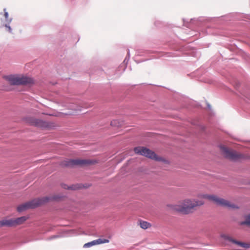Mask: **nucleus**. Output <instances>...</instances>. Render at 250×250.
<instances>
[{"label": "nucleus", "instance_id": "nucleus-8", "mask_svg": "<svg viewBox=\"0 0 250 250\" xmlns=\"http://www.w3.org/2000/svg\"><path fill=\"white\" fill-rule=\"evenodd\" d=\"M26 122L31 125L41 127H46L48 126V124L46 122L42 120H37L32 118H28L26 119Z\"/></svg>", "mask_w": 250, "mask_h": 250}, {"label": "nucleus", "instance_id": "nucleus-9", "mask_svg": "<svg viewBox=\"0 0 250 250\" xmlns=\"http://www.w3.org/2000/svg\"><path fill=\"white\" fill-rule=\"evenodd\" d=\"M223 237L226 240H228V241L232 242L233 244L237 245V246H238L239 247L246 248V249L250 248V244H249V243H243V242H241L237 241L236 240L233 239L231 237L227 236V235H224Z\"/></svg>", "mask_w": 250, "mask_h": 250}, {"label": "nucleus", "instance_id": "nucleus-4", "mask_svg": "<svg viewBox=\"0 0 250 250\" xmlns=\"http://www.w3.org/2000/svg\"><path fill=\"white\" fill-rule=\"evenodd\" d=\"M220 149L225 157L233 161H239L247 158L245 155L235 150L229 149L224 146H221Z\"/></svg>", "mask_w": 250, "mask_h": 250}, {"label": "nucleus", "instance_id": "nucleus-16", "mask_svg": "<svg viewBox=\"0 0 250 250\" xmlns=\"http://www.w3.org/2000/svg\"><path fill=\"white\" fill-rule=\"evenodd\" d=\"M4 16L6 19V20L8 21V22H10L11 21V19H8V13L7 11H6V9H4Z\"/></svg>", "mask_w": 250, "mask_h": 250}, {"label": "nucleus", "instance_id": "nucleus-18", "mask_svg": "<svg viewBox=\"0 0 250 250\" xmlns=\"http://www.w3.org/2000/svg\"><path fill=\"white\" fill-rule=\"evenodd\" d=\"M119 122L117 120H113L111 122V125L112 126H117Z\"/></svg>", "mask_w": 250, "mask_h": 250}, {"label": "nucleus", "instance_id": "nucleus-12", "mask_svg": "<svg viewBox=\"0 0 250 250\" xmlns=\"http://www.w3.org/2000/svg\"><path fill=\"white\" fill-rule=\"evenodd\" d=\"M140 226L141 228L143 229H146L151 226L150 223L144 221H140Z\"/></svg>", "mask_w": 250, "mask_h": 250}, {"label": "nucleus", "instance_id": "nucleus-1", "mask_svg": "<svg viewBox=\"0 0 250 250\" xmlns=\"http://www.w3.org/2000/svg\"><path fill=\"white\" fill-rule=\"evenodd\" d=\"M203 204L204 202L201 200L186 199L176 204L171 205L170 208L173 210L184 214H188L191 212V209L193 208Z\"/></svg>", "mask_w": 250, "mask_h": 250}, {"label": "nucleus", "instance_id": "nucleus-11", "mask_svg": "<svg viewBox=\"0 0 250 250\" xmlns=\"http://www.w3.org/2000/svg\"><path fill=\"white\" fill-rule=\"evenodd\" d=\"M28 217L26 216H22L16 219H13L14 227L23 224L27 219Z\"/></svg>", "mask_w": 250, "mask_h": 250}, {"label": "nucleus", "instance_id": "nucleus-3", "mask_svg": "<svg viewBox=\"0 0 250 250\" xmlns=\"http://www.w3.org/2000/svg\"><path fill=\"white\" fill-rule=\"evenodd\" d=\"M199 197L208 199L209 201H212L217 205L227 208L229 209L238 208V207L237 205L231 203L229 201L218 197L217 196L213 195L202 194Z\"/></svg>", "mask_w": 250, "mask_h": 250}, {"label": "nucleus", "instance_id": "nucleus-7", "mask_svg": "<svg viewBox=\"0 0 250 250\" xmlns=\"http://www.w3.org/2000/svg\"><path fill=\"white\" fill-rule=\"evenodd\" d=\"M93 164L91 161L88 160L70 159L66 160L62 162L63 167H71L75 166H85Z\"/></svg>", "mask_w": 250, "mask_h": 250}, {"label": "nucleus", "instance_id": "nucleus-19", "mask_svg": "<svg viewBox=\"0 0 250 250\" xmlns=\"http://www.w3.org/2000/svg\"><path fill=\"white\" fill-rule=\"evenodd\" d=\"M5 27H6V28L7 30L9 32L11 33V32H12V29H11V27H10L9 26H8V25H7V24H6V25H5Z\"/></svg>", "mask_w": 250, "mask_h": 250}, {"label": "nucleus", "instance_id": "nucleus-5", "mask_svg": "<svg viewBox=\"0 0 250 250\" xmlns=\"http://www.w3.org/2000/svg\"><path fill=\"white\" fill-rule=\"evenodd\" d=\"M4 79L11 85H28L33 83L32 78L24 76H8Z\"/></svg>", "mask_w": 250, "mask_h": 250}, {"label": "nucleus", "instance_id": "nucleus-10", "mask_svg": "<svg viewBox=\"0 0 250 250\" xmlns=\"http://www.w3.org/2000/svg\"><path fill=\"white\" fill-rule=\"evenodd\" d=\"M14 227L13 219H3L0 221V227Z\"/></svg>", "mask_w": 250, "mask_h": 250}, {"label": "nucleus", "instance_id": "nucleus-2", "mask_svg": "<svg viewBox=\"0 0 250 250\" xmlns=\"http://www.w3.org/2000/svg\"><path fill=\"white\" fill-rule=\"evenodd\" d=\"M50 200L48 197H44L41 198L35 199L31 201L19 205L17 207L18 212H22L29 208H34L40 205H42Z\"/></svg>", "mask_w": 250, "mask_h": 250}, {"label": "nucleus", "instance_id": "nucleus-15", "mask_svg": "<svg viewBox=\"0 0 250 250\" xmlns=\"http://www.w3.org/2000/svg\"><path fill=\"white\" fill-rule=\"evenodd\" d=\"M94 245H96V243H95V240H93L90 242H88L87 243H86L84 245H83V247L84 248H88V247H92Z\"/></svg>", "mask_w": 250, "mask_h": 250}, {"label": "nucleus", "instance_id": "nucleus-6", "mask_svg": "<svg viewBox=\"0 0 250 250\" xmlns=\"http://www.w3.org/2000/svg\"><path fill=\"white\" fill-rule=\"evenodd\" d=\"M135 153L142 155L151 159L158 161H162V158L158 157L156 154L152 151L142 146L136 147L134 149Z\"/></svg>", "mask_w": 250, "mask_h": 250}, {"label": "nucleus", "instance_id": "nucleus-13", "mask_svg": "<svg viewBox=\"0 0 250 250\" xmlns=\"http://www.w3.org/2000/svg\"><path fill=\"white\" fill-rule=\"evenodd\" d=\"M95 242L96 243V245L103 244V243H108L109 241L108 239H98L97 240H95Z\"/></svg>", "mask_w": 250, "mask_h": 250}, {"label": "nucleus", "instance_id": "nucleus-14", "mask_svg": "<svg viewBox=\"0 0 250 250\" xmlns=\"http://www.w3.org/2000/svg\"><path fill=\"white\" fill-rule=\"evenodd\" d=\"M240 224L241 225H246L247 226H250V214L248 215L246 217V220L245 221L241 222Z\"/></svg>", "mask_w": 250, "mask_h": 250}, {"label": "nucleus", "instance_id": "nucleus-17", "mask_svg": "<svg viewBox=\"0 0 250 250\" xmlns=\"http://www.w3.org/2000/svg\"><path fill=\"white\" fill-rule=\"evenodd\" d=\"M62 187L63 188H65V189H76V188H73V187H68V186H67L65 184H63L62 185Z\"/></svg>", "mask_w": 250, "mask_h": 250}]
</instances>
